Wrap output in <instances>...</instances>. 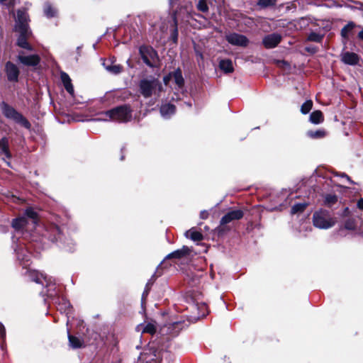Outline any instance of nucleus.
I'll return each mask as SVG.
<instances>
[{"label": "nucleus", "mask_w": 363, "mask_h": 363, "mask_svg": "<svg viewBox=\"0 0 363 363\" xmlns=\"http://www.w3.org/2000/svg\"><path fill=\"white\" fill-rule=\"evenodd\" d=\"M163 91L162 83L158 79L153 77L143 79L139 82V92L144 98L154 96L160 97V92Z\"/></svg>", "instance_id": "obj_1"}, {"label": "nucleus", "mask_w": 363, "mask_h": 363, "mask_svg": "<svg viewBox=\"0 0 363 363\" xmlns=\"http://www.w3.org/2000/svg\"><path fill=\"white\" fill-rule=\"evenodd\" d=\"M38 221L36 212L32 208L26 211L25 216L13 220L12 226L17 231H30L35 228Z\"/></svg>", "instance_id": "obj_2"}, {"label": "nucleus", "mask_w": 363, "mask_h": 363, "mask_svg": "<svg viewBox=\"0 0 363 363\" xmlns=\"http://www.w3.org/2000/svg\"><path fill=\"white\" fill-rule=\"evenodd\" d=\"M30 277L32 280L36 283H40L43 285L45 284L48 290L46 294L44 291L41 292L43 296H47L49 298H55L57 296L56 287L50 277H48L47 275L41 272H30Z\"/></svg>", "instance_id": "obj_3"}, {"label": "nucleus", "mask_w": 363, "mask_h": 363, "mask_svg": "<svg viewBox=\"0 0 363 363\" xmlns=\"http://www.w3.org/2000/svg\"><path fill=\"white\" fill-rule=\"evenodd\" d=\"M313 223L318 228L328 229L335 224V220L328 211L321 209L313 213Z\"/></svg>", "instance_id": "obj_4"}, {"label": "nucleus", "mask_w": 363, "mask_h": 363, "mask_svg": "<svg viewBox=\"0 0 363 363\" xmlns=\"http://www.w3.org/2000/svg\"><path fill=\"white\" fill-rule=\"evenodd\" d=\"M104 114L109 119L119 122H127L132 118V110L130 106L123 105L108 111Z\"/></svg>", "instance_id": "obj_5"}, {"label": "nucleus", "mask_w": 363, "mask_h": 363, "mask_svg": "<svg viewBox=\"0 0 363 363\" xmlns=\"http://www.w3.org/2000/svg\"><path fill=\"white\" fill-rule=\"evenodd\" d=\"M1 111L3 114L9 119H11L17 123L21 124L24 128L29 129L30 128V123L29 121L16 109L9 106L5 102H2L0 104Z\"/></svg>", "instance_id": "obj_6"}, {"label": "nucleus", "mask_w": 363, "mask_h": 363, "mask_svg": "<svg viewBox=\"0 0 363 363\" xmlns=\"http://www.w3.org/2000/svg\"><path fill=\"white\" fill-rule=\"evenodd\" d=\"M18 61L28 67H34L39 64L40 58L38 55H26L24 51H20L17 56Z\"/></svg>", "instance_id": "obj_7"}, {"label": "nucleus", "mask_w": 363, "mask_h": 363, "mask_svg": "<svg viewBox=\"0 0 363 363\" xmlns=\"http://www.w3.org/2000/svg\"><path fill=\"white\" fill-rule=\"evenodd\" d=\"M225 38L226 40L233 45L246 47L249 43L246 36L236 33H230Z\"/></svg>", "instance_id": "obj_8"}, {"label": "nucleus", "mask_w": 363, "mask_h": 363, "mask_svg": "<svg viewBox=\"0 0 363 363\" xmlns=\"http://www.w3.org/2000/svg\"><path fill=\"white\" fill-rule=\"evenodd\" d=\"M5 72L7 79L11 82H17L19 76V69L13 62L9 61L5 65Z\"/></svg>", "instance_id": "obj_9"}, {"label": "nucleus", "mask_w": 363, "mask_h": 363, "mask_svg": "<svg viewBox=\"0 0 363 363\" xmlns=\"http://www.w3.org/2000/svg\"><path fill=\"white\" fill-rule=\"evenodd\" d=\"M28 14L25 10H18L16 18V30H30L28 25Z\"/></svg>", "instance_id": "obj_10"}, {"label": "nucleus", "mask_w": 363, "mask_h": 363, "mask_svg": "<svg viewBox=\"0 0 363 363\" xmlns=\"http://www.w3.org/2000/svg\"><path fill=\"white\" fill-rule=\"evenodd\" d=\"M139 51L144 63L150 67H153L152 60L156 55L155 51L146 46L140 47Z\"/></svg>", "instance_id": "obj_11"}, {"label": "nucleus", "mask_w": 363, "mask_h": 363, "mask_svg": "<svg viewBox=\"0 0 363 363\" xmlns=\"http://www.w3.org/2000/svg\"><path fill=\"white\" fill-rule=\"evenodd\" d=\"M340 60L345 65L354 66L359 64L361 57L354 52L342 51L340 54Z\"/></svg>", "instance_id": "obj_12"}, {"label": "nucleus", "mask_w": 363, "mask_h": 363, "mask_svg": "<svg viewBox=\"0 0 363 363\" xmlns=\"http://www.w3.org/2000/svg\"><path fill=\"white\" fill-rule=\"evenodd\" d=\"M160 357L155 350H148L143 352L139 358V363H159Z\"/></svg>", "instance_id": "obj_13"}, {"label": "nucleus", "mask_w": 363, "mask_h": 363, "mask_svg": "<svg viewBox=\"0 0 363 363\" xmlns=\"http://www.w3.org/2000/svg\"><path fill=\"white\" fill-rule=\"evenodd\" d=\"M17 31L20 33L17 40V45L23 49L32 51L33 50V47L27 41V39L31 35V31L30 30Z\"/></svg>", "instance_id": "obj_14"}, {"label": "nucleus", "mask_w": 363, "mask_h": 363, "mask_svg": "<svg viewBox=\"0 0 363 363\" xmlns=\"http://www.w3.org/2000/svg\"><path fill=\"white\" fill-rule=\"evenodd\" d=\"M182 321L174 322L171 323H168L165 325L160 329V333L162 335H172L173 336L177 335L179 330L182 329L181 328Z\"/></svg>", "instance_id": "obj_15"}, {"label": "nucleus", "mask_w": 363, "mask_h": 363, "mask_svg": "<svg viewBox=\"0 0 363 363\" xmlns=\"http://www.w3.org/2000/svg\"><path fill=\"white\" fill-rule=\"evenodd\" d=\"M243 212L241 210H233L222 217L220 219V224L225 225L233 220H240L243 217Z\"/></svg>", "instance_id": "obj_16"}, {"label": "nucleus", "mask_w": 363, "mask_h": 363, "mask_svg": "<svg viewBox=\"0 0 363 363\" xmlns=\"http://www.w3.org/2000/svg\"><path fill=\"white\" fill-rule=\"evenodd\" d=\"M136 330L142 333H149L153 335L157 331L156 323L154 320L151 322L144 321L136 327Z\"/></svg>", "instance_id": "obj_17"}, {"label": "nucleus", "mask_w": 363, "mask_h": 363, "mask_svg": "<svg viewBox=\"0 0 363 363\" xmlns=\"http://www.w3.org/2000/svg\"><path fill=\"white\" fill-rule=\"evenodd\" d=\"M281 36L278 33H272L263 38V44L267 48H275L281 41Z\"/></svg>", "instance_id": "obj_18"}, {"label": "nucleus", "mask_w": 363, "mask_h": 363, "mask_svg": "<svg viewBox=\"0 0 363 363\" xmlns=\"http://www.w3.org/2000/svg\"><path fill=\"white\" fill-rule=\"evenodd\" d=\"M176 111V107L171 104H165L162 105L160 108V113L164 118H169L174 115Z\"/></svg>", "instance_id": "obj_19"}, {"label": "nucleus", "mask_w": 363, "mask_h": 363, "mask_svg": "<svg viewBox=\"0 0 363 363\" xmlns=\"http://www.w3.org/2000/svg\"><path fill=\"white\" fill-rule=\"evenodd\" d=\"M60 77H61V80L65 86V89L69 94L73 96L74 87L72 84V80H71L69 76L67 73L62 72H61Z\"/></svg>", "instance_id": "obj_20"}, {"label": "nucleus", "mask_w": 363, "mask_h": 363, "mask_svg": "<svg viewBox=\"0 0 363 363\" xmlns=\"http://www.w3.org/2000/svg\"><path fill=\"white\" fill-rule=\"evenodd\" d=\"M190 252V249L184 246L182 249L177 250L170 254H169L167 257V258H181L184 257L185 255H189Z\"/></svg>", "instance_id": "obj_21"}, {"label": "nucleus", "mask_w": 363, "mask_h": 363, "mask_svg": "<svg viewBox=\"0 0 363 363\" xmlns=\"http://www.w3.org/2000/svg\"><path fill=\"white\" fill-rule=\"evenodd\" d=\"M185 236L193 241H201L203 239V236L201 233L191 228L185 233Z\"/></svg>", "instance_id": "obj_22"}, {"label": "nucleus", "mask_w": 363, "mask_h": 363, "mask_svg": "<svg viewBox=\"0 0 363 363\" xmlns=\"http://www.w3.org/2000/svg\"><path fill=\"white\" fill-rule=\"evenodd\" d=\"M16 255L18 259L24 263L28 262L31 257V255L28 252V249H24L23 247L16 250Z\"/></svg>", "instance_id": "obj_23"}, {"label": "nucleus", "mask_w": 363, "mask_h": 363, "mask_svg": "<svg viewBox=\"0 0 363 363\" xmlns=\"http://www.w3.org/2000/svg\"><path fill=\"white\" fill-rule=\"evenodd\" d=\"M172 79L177 86L178 89H182L184 84V80L182 76V71L178 69L175 72H172Z\"/></svg>", "instance_id": "obj_24"}, {"label": "nucleus", "mask_w": 363, "mask_h": 363, "mask_svg": "<svg viewBox=\"0 0 363 363\" xmlns=\"http://www.w3.org/2000/svg\"><path fill=\"white\" fill-rule=\"evenodd\" d=\"M68 333H69V331ZM68 338L69 345L73 349H77L84 347V342L80 338L73 336L70 334L68 335Z\"/></svg>", "instance_id": "obj_25"}, {"label": "nucleus", "mask_w": 363, "mask_h": 363, "mask_svg": "<svg viewBox=\"0 0 363 363\" xmlns=\"http://www.w3.org/2000/svg\"><path fill=\"white\" fill-rule=\"evenodd\" d=\"M219 67L225 73H231L233 72V65L230 60H222L219 63Z\"/></svg>", "instance_id": "obj_26"}, {"label": "nucleus", "mask_w": 363, "mask_h": 363, "mask_svg": "<svg viewBox=\"0 0 363 363\" xmlns=\"http://www.w3.org/2000/svg\"><path fill=\"white\" fill-rule=\"evenodd\" d=\"M0 154L4 155L7 158L11 157L8 146V140L6 138L0 140Z\"/></svg>", "instance_id": "obj_27"}, {"label": "nucleus", "mask_w": 363, "mask_h": 363, "mask_svg": "<svg viewBox=\"0 0 363 363\" xmlns=\"http://www.w3.org/2000/svg\"><path fill=\"white\" fill-rule=\"evenodd\" d=\"M196 307L198 310L197 318H206L209 314L208 306L205 303H197Z\"/></svg>", "instance_id": "obj_28"}, {"label": "nucleus", "mask_w": 363, "mask_h": 363, "mask_svg": "<svg viewBox=\"0 0 363 363\" xmlns=\"http://www.w3.org/2000/svg\"><path fill=\"white\" fill-rule=\"evenodd\" d=\"M323 121V116L320 111H315L310 115V121L314 124H319Z\"/></svg>", "instance_id": "obj_29"}, {"label": "nucleus", "mask_w": 363, "mask_h": 363, "mask_svg": "<svg viewBox=\"0 0 363 363\" xmlns=\"http://www.w3.org/2000/svg\"><path fill=\"white\" fill-rule=\"evenodd\" d=\"M355 25L353 22L348 23L346 26H345L341 30V35L345 39H348L350 34L354 29Z\"/></svg>", "instance_id": "obj_30"}, {"label": "nucleus", "mask_w": 363, "mask_h": 363, "mask_svg": "<svg viewBox=\"0 0 363 363\" xmlns=\"http://www.w3.org/2000/svg\"><path fill=\"white\" fill-rule=\"evenodd\" d=\"M103 65L107 71L114 74H119L123 69L119 65H107L106 62H104Z\"/></svg>", "instance_id": "obj_31"}, {"label": "nucleus", "mask_w": 363, "mask_h": 363, "mask_svg": "<svg viewBox=\"0 0 363 363\" xmlns=\"http://www.w3.org/2000/svg\"><path fill=\"white\" fill-rule=\"evenodd\" d=\"M52 235L49 236L48 238L52 242L57 241L61 239V231L58 226L53 225L51 227Z\"/></svg>", "instance_id": "obj_32"}, {"label": "nucleus", "mask_w": 363, "mask_h": 363, "mask_svg": "<svg viewBox=\"0 0 363 363\" xmlns=\"http://www.w3.org/2000/svg\"><path fill=\"white\" fill-rule=\"evenodd\" d=\"M172 19L174 22V29L171 33V38L174 43H177L178 40V29H177V18L176 13H174L172 16Z\"/></svg>", "instance_id": "obj_33"}, {"label": "nucleus", "mask_w": 363, "mask_h": 363, "mask_svg": "<svg viewBox=\"0 0 363 363\" xmlns=\"http://www.w3.org/2000/svg\"><path fill=\"white\" fill-rule=\"evenodd\" d=\"M344 227L347 230H354L357 228V220L355 218H348L345 220Z\"/></svg>", "instance_id": "obj_34"}, {"label": "nucleus", "mask_w": 363, "mask_h": 363, "mask_svg": "<svg viewBox=\"0 0 363 363\" xmlns=\"http://www.w3.org/2000/svg\"><path fill=\"white\" fill-rule=\"evenodd\" d=\"M44 13L47 17L51 18L55 16L57 13V10L55 8H53L50 4L46 3L44 6Z\"/></svg>", "instance_id": "obj_35"}, {"label": "nucleus", "mask_w": 363, "mask_h": 363, "mask_svg": "<svg viewBox=\"0 0 363 363\" xmlns=\"http://www.w3.org/2000/svg\"><path fill=\"white\" fill-rule=\"evenodd\" d=\"M325 135V131L321 130H309L307 132V135L311 138H321Z\"/></svg>", "instance_id": "obj_36"}, {"label": "nucleus", "mask_w": 363, "mask_h": 363, "mask_svg": "<svg viewBox=\"0 0 363 363\" xmlns=\"http://www.w3.org/2000/svg\"><path fill=\"white\" fill-rule=\"evenodd\" d=\"M313 107V101L311 100H308L304 102L301 107V112L303 114H307L311 110Z\"/></svg>", "instance_id": "obj_37"}, {"label": "nucleus", "mask_w": 363, "mask_h": 363, "mask_svg": "<svg viewBox=\"0 0 363 363\" xmlns=\"http://www.w3.org/2000/svg\"><path fill=\"white\" fill-rule=\"evenodd\" d=\"M323 38V35L318 33L311 32L308 36V40L320 43Z\"/></svg>", "instance_id": "obj_38"}, {"label": "nucleus", "mask_w": 363, "mask_h": 363, "mask_svg": "<svg viewBox=\"0 0 363 363\" xmlns=\"http://www.w3.org/2000/svg\"><path fill=\"white\" fill-rule=\"evenodd\" d=\"M337 201V197L333 194H327L325 197V203L329 206L335 204Z\"/></svg>", "instance_id": "obj_39"}, {"label": "nucleus", "mask_w": 363, "mask_h": 363, "mask_svg": "<svg viewBox=\"0 0 363 363\" xmlns=\"http://www.w3.org/2000/svg\"><path fill=\"white\" fill-rule=\"evenodd\" d=\"M306 207V203H296L294 205L291 209V214H296L298 212H302Z\"/></svg>", "instance_id": "obj_40"}, {"label": "nucleus", "mask_w": 363, "mask_h": 363, "mask_svg": "<svg viewBox=\"0 0 363 363\" xmlns=\"http://www.w3.org/2000/svg\"><path fill=\"white\" fill-rule=\"evenodd\" d=\"M196 7L199 11L203 13H206L208 11V6L207 4L206 0H199Z\"/></svg>", "instance_id": "obj_41"}, {"label": "nucleus", "mask_w": 363, "mask_h": 363, "mask_svg": "<svg viewBox=\"0 0 363 363\" xmlns=\"http://www.w3.org/2000/svg\"><path fill=\"white\" fill-rule=\"evenodd\" d=\"M277 0H258V4L262 6H269L275 4Z\"/></svg>", "instance_id": "obj_42"}, {"label": "nucleus", "mask_w": 363, "mask_h": 363, "mask_svg": "<svg viewBox=\"0 0 363 363\" xmlns=\"http://www.w3.org/2000/svg\"><path fill=\"white\" fill-rule=\"evenodd\" d=\"M336 176H338V177H341L342 178H345L346 180L350 183V184H354V182L350 178V177L348 175H347L345 173H336L335 174Z\"/></svg>", "instance_id": "obj_43"}, {"label": "nucleus", "mask_w": 363, "mask_h": 363, "mask_svg": "<svg viewBox=\"0 0 363 363\" xmlns=\"http://www.w3.org/2000/svg\"><path fill=\"white\" fill-rule=\"evenodd\" d=\"M62 305H65V313L67 316H68L69 315V312L71 311V308H70V306H69V303L66 302V301H64V303H62Z\"/></svg>", "instance_id": "obj_44"}, {"label": "nucleus", "mask_w": 363, "mask_h": 363, "mask_svg": "<svg viewBox=\"0 0 363 363\" xmlns=\"http://www.w3.org/2000/svg\"><path fill=\"white\" fill-rule=\"evenodd\" d=\"M1 3L6 6H12L13 5L14 0H0Z\"/></svg>", "instance_id": "obj_45"}, {"label": "nucleus", "mask_w": 363, "mask_h": 363, "mask_svg": "<svg viewBox=\"0 0 363 363\" xmlns=\"http://www.w3.org/2000/svg\"><path fill=\"white\" fill-rule=\"evenodd\" d=\"M172 79V72L169 73L168 75L164 77V78H163L164 83L167 85Z\"/></svg>", "instance_id": "obj_46"}, {"label": "nucleus", "mask_w": 363, "mask_h": 363, "mask_svg": "<svg viewBox=\"0 0 363 363\" xmlns=\"http://www.w3.org/2000/svg\"><path fill=\"white\" fill-rule=\"evenodd\" d=\"M208 217V213L206 211H202L200 213V218L201 219H206Z\"/></svg>", "instance_id": "obj_47"}, {"label": "nucleus", "mask_w": 363, "mask_h": 363, "mask_svg": "<svg viewBox=\"0 0 363 363\" xmlns=\"http://www.w3.org/2000/svg\"><path fill=\"white\" fill-rule=\"evenodd\" d=\"M5 334H6L5 328L3 326V325L0 323V336L1 337H4Z\"/></svg>", "instance_id": "obj_48"}, {"label": "nucleus", "mask_w": 363, "mask_h": 363, "mask_svg": "<svg viewBox=\"0 0 363 363\" xmlns=\"http://www.w3.org/2000/svg\"><path fill=\"white\" fill-rule=\"evenodd\" d=\"M357 207L361 209V210H363V199H360L358 202H357Z\"/></svg>", "instance_id": "obj_49"}, {"label": "nucleus", "mask_w": 363, "mask_h": 363, "mask_svg": "<svg viewBox=\"0 0 363 363\" xmlns=\"http://www.w3.org/2000/svg\"><path fill=\"white\" fill-rule=\"evenodd\" d=\"M148 294V291L147 290H145L143 294V296H142V301L143 302L144 300L146 298Z\"/></svg>", "instance_id": "obj_50"}, {"label": "nucleus", "mask_w": 363, "mask_h": 363, "mask_svg": "<svg viewBox=\"0 0 363 363\" xmlns=\"http://www.w3.org/2000/svg\"><path fill=\"white\" fill-rule=\"evenodd\" d=\"M359 38L363 40V30L359 33Z\"/></svg>", "instance_id": "obj_51"}, {"label": "nucleus", "mask_w": 363, "mask_h": 363, "mask_svg": "<svg viewBox=\"0 0 363 363\" xmlns=\"http://www.w3.org/2000/svg\"><path fill=\"white\" fill-rule=\"evenodd\" d=\"M196 54H197V55H198L201 59H202V58H203V55H202V54H201V52H196Z\"/></svg>", "instance_id": "obj_52"}, {"label": "nucleus", "mask_w": 363, "mask_h": 363, "mask_svg": "<svg viewBox=\"0 0 363 363\" xmlns=\"http://www.w3.org/2000/svg\"><path fill=\"white\" fill-rule=\"evenodd\" d=\"M57 309H58L59 311H62V306H61L60 304L59 305V307L57 308Z\"/></svg>", "instance_id": "obj_53"}, {"label": "nucleus", "mask_w": 363, "mask_h": 363, "mask_svg": "<svg viewBox=\"0 0 363 363\" xmlns=\"http://www.w3.org/2000/svg\"><path fill=\"white\" fill-rule=\"evenodd\" d=\"M69 324H70V321H69V320L68 319V320H67V326H69Z\"/></svg>", "instance_id": "obj_54"}, {"label": "nucleus", "mask_w": 363, "mask_h": 363, "mask_svg": "<svg viewBox=\"0 0 363 363\" xmlns=\"http://www.w3.org/2000/svg\"><path fill=\"white\" fill-rule=\"evenodd\" d=\"M186 105H187L189 107H191V104H190V103H186Z\"/></svg>", "instance_id": "obj_55"}, {"label": "nucleus", "mask_w": 363, "mask_h": 363, "mask_svg": "<svg viewBox=\"0 0 363 363\" xmlns=\"http://www.w3.org/2000/svg\"><path fill=\"white\" fill-rule=\"evenodd\" d=\"M174 0H169L170 4H173Z\"/></svg>", "instance_id": "obj_56"}]
</instances>
